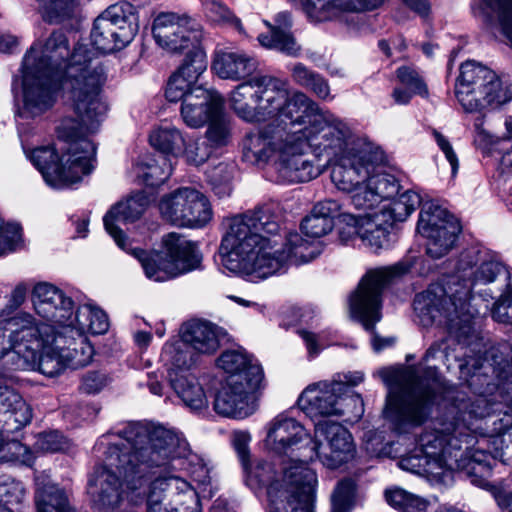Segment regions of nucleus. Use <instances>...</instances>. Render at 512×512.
Here are the masks:
<instances>
[{
	"label": "nucleus",
	"instance_id": "nucleus-1",
	"mask_svg": "<svg viewBox=\"0 0 512 512\" xmlns=\"http://www.w3.org/2000/svg\"><path fill=\"white\" fill-rule=\"evenodd\" d=\"M29 55L35 60V69L59 77L62 97L76 116L64 118L57 128L59 139L66 144L60 157L54 147L45 146L33 149L30 159L49 186L68 187L93 169L96 147L88 136L99 130L108 111L102 97L107 74L88 44L71 48L62 30L35 43L25 54Z\"/></svg>",
	"mask_w": 512,
	"mask_h": 512
},
{
	"label": "nucleus",
	"instance_id": "nucleus-2",
	"mask_svg": "<svg viewBox=\"0 0 512 512\" xmlns=\"http://www.w3.org/2000/svg\"><path fill=\"white\" fill-rule=\"evenodd\" d=\"M231 107L247 122L272 119L281 122L287 134L308 137L317 148L331 150L339 144L335 135L346 131V123L301 91L289 93L287 82L267 74H255L240 83L230 96Z\"/></svg>",
	"mask_w": 512,
	"mask_h": 512
},
{
	"label": "nucleus",
	"instance_id": "nucleus-3",
	"mask_svg": "<svg viewBox=\"0 0 512 512\" xmlns=\"http://www.w3.org/2000/svg\"><path fill=\"white\" fill-rule=\"evenodd\" d=\"M120 438L105 452L104 464L97 467L90 480L88 493L95 509H115L122 500L140 491L147 481L151 465L166 463L170 455H179L178 440L162 429H150L141 422H129L112 432ZM138 492L137 495H140Z\"/></svg>",
	"mask_w": 512,
	"mask_h": 512
},
{
	"label": "nucleus",
	"instance_id": "nucleus-4",
	"mask_svg": "<svg viewBox=\"0 0 512 512\" xmlns=\"http://www.w3.org/2000/svg\"><path fill=\"white\" fill-rule=\"evenodd\" d=\"M501 274L510 279L506 267L486 252L474 247L464 250L445 284H431L416 295L413 304L419 323L423 327H444L461 342L472 332L474 311L470 300L473 288L492 283Z\"/></svg>",
	"mask_w": 512,
	"mask_h": 512
},
{
	"label": "nucleus",
	"instance_id": "nucleus-5",
	"mask_svg": "<svg viewBox=\"0 0 512 512\" xmlns=\"http://www.w3.org/2000/svg\"><path fill=\"white\" fill-rule=\"evenodd\" d=\"M149 200L142 193L115 204L104 216V226L116 244L133 255L142 265L146 276L156 282H164L199 267L201 256L195 243L172 232L163 237L162 247L153 254L133 247L128 249L120 224L138 220L147 209Z\"/></svg>",
	"mask_w": 512,
	"mask_h": 512
},
{
	"label": "nucleus",
	"instance_id": "nucleus-6",
	"mask_svg": "<svg viewBox=\"0 0 512 512\" xmlns=\"http://www.w3.org/2000/svg\"><path fill=\"white\" fill-rule=\"evenodd\" d=\"M280 229L273 207L266 205L228 220L220 245L221 264L230 272L267 278L279 262L268 259L273 242L261 233L275 235Z\"/></svg>",
	"mask_w": 512,
	"mask_h": 512
},
{
	"label": "nucleus",
	"instance_id": "nucleus-7",
	"mask_svg": "<svg viewBox=\"0 0 512 512\" xmlns=\"http://www.w3.org/2000/svg\"><path fill=\"white\" fill-rule=\"evenodd\" d=\"M440 387L438 371L428 367L419 372L409 367L391 386L382 411L383 418L397 433H408L423 425L431 416L436 392Z\"/></svg>",
	"mask_w": 512,
	"mask_h": 512
},
{
	"label": "nucleus",
	"instance_id": "nucleus-8",
	"mask_svg": "<svg viewBox=\"0 0 512 512\" xmlns=\"http://www.w3.org/2000/svg\"><path fill=\"white\" fill-rule=\"evenodd\" d=\"M411 268V261H401L392 266L370 270L349 298L351 315L365 330L371 332V343L376 352L393 346L396 341L394 337L383 338L375 331L376 323L382 318V291L392 278L408 273Z\"/></svg>",
	"mask_w": 512,
	"mask_h": 512
},
{
	"label": "nucleus",
	"instance_id": "nucleus-9",
	"mask_svg": "<svg viewBox=\"0 0 512 512\" xmlns=\"http://www.w3.org/2000/svg\"><path fill=\"white\" fill-rule=\"evenodd\" d=\"M30 336L17 346L13 371L37 370L47 377H55L70 368L66 350L59 346L62 339L55 327L39 323L33 317L29 327Z\"/></svg>",
	"mask_w": 512,
	"mask_h": 512
},
{
	"label": "nucleus",
	"instance_id": "nucleus-10",
	"mask_svg": "<svg viewBox=\"0 0 512 512\" xmlns=\"http://www.w3.org/2000/svg\"><path fill=\"white\" fill-rule=\"evenodd\" d=\"M339 138V144L331 150H324L325 157L332 163L331 180L335 186L346 193L354 191L358 185L375 170V165L383 160L381 151L368 148L355 149L352 132L346 124V131ZM321 151L323 149L319 148Z\"/></svg>",
	"mask_w": 512,
	"mask_h": 512
},
{
	"label": "nucleus",
	"instance_id": "nucleus-11",
	"mask_svg": "<svg viewBox=\"0 0 512 512\" xmlns=\"http://www.w3.org/2000/svg\"><path fill=\"white\" fill-rule=\"evenodd\" d=\"M455 95L466 112H481L512 99V93L503 89L497 74L475 61L460 66L455 84Z\"/></svg>",
	"mask_w": 512,
	"mask_h": 512
},
{
	"label": "nucleus",
	"instance_id": "nucleus-12",
	"mask_svg": "<svg viewBox=\"0 0 512 512\" xmlns=\"http://www.w3.org/2000/svg\"><path fill=\"white\" fill-rule=\"evenodd\" d=\"M512 410V382H501L498 379L495 391L489 389L488 394H480L474 399L463 402L461 406H452L447 412L453 421H459L468 424L469 428L462 430L465 441L468 438L469 431H476L478 427H473V420H484L485 433L476 441L477 447L474 451L486 450L490 447L492 440L491 419L497 414L510 412Z\"/></svg>",
	"mask_w": 512,
	"mask_h": 512
},
{
	"label": "nucleus",
	"instance_id": "nucleus-13",
	"mask_svg": "<svg viewBox=\"0 0 512 512\" xmlns=\"http://www.w3.org/2000/svg\"><path fill=\"white\" fill-rule=\"evenodd\" d=\"M297 404L309 417L344 416L358 420L364 413V404L359 394L348 395L341 381H321L306 387Z\"/></svg>",
	"mask_w": 512,
	"mask_h": 512
},
{
	"label": "nucleus",
	"instance_id": "nucleus-14",
	"mask_svg": "<svg viewBox=\"0 0 512 512\" xmlns=\"http://www.w3.org/2000/svg\"><path fill=\"white\" fill-rule=\"evenodd\" d=\"M138 28L136 10L131 3L121 1L110 5L94 20L90 35L93 50L103 53L120 50L133 40ZM96 60L99 61L97 57Z\"/></svg>",
	"mask_w": 512,
	"mask_h": 512
},
{
	"label": "nucleus",
	"instance_id": "nucleus-15",
	"mask_svg": "<svg viewBox=\"0 0 512 512\" xmlns=\"http://www.w3.org/2000/svg\"><path fill=\"white\" fill-rule=\"evenodd\" d=\"M175 488L178 499L176 502L183 510L191 512L200 511L201 505L195 489L185 479L172 473L170 467H150L148 469L147 481L144 487L130 496V502L137 504L146 501L147 512H159L163 508L165 492Z\"/></svg>",
	"mask_w": 512,
	"mask_h": 512
},
{
	"label": "nucleus",
	"instance_id": "nucleus-16",
	"mask_svg": "<svg viewBox=\"0 0 512 512\" xmlns=\"http://www.w3.org/2000/svg\"><path fill=\"white\" fill-rule=\"evenodd\" d=\"M22 67L24 103L16 114L20 135L24 132L23 120L35 118L49 110L55 103L57 92L62 93L59 77L35 69L32 55L24 56Z\"/></svg>",
	"mask_w": 512,
	"mask_h": 512
},
{
	"label": "nucleus",
	"instance_id": "nucleus-17",
	"mask_svg": "<svg viewBox=\"0 0 512 512\" xmlns=\"http://www.w3.org/2000/svg\"><path fill=\"white\" fill-rule=\"evenodd\" d=\"M158 206L162 219L178 227H202L212 218L208 198L193 187H180L163 195Z\"/></svg>",
	"mask_w": 512,
	"mask_h": 512
},
{
	"label": "nucleus",
	"instance_id": "nucleus-18",
	"mask_svg": "<svg viewBox=\"0 0 512 512\" xmlns=\"http://www.w3.org/2000/svg\"><path fill=\"white\" fill-rule=\"evenodd\" d=\"M292 460L286 464L280 474L279 506L275 512L291 509L292 512H314L316 505L315 487L317 476L306 462Z\"/></svg>",
	"mask_w": 512,
	"mask_h": 512
},
{
	"label": "nucleus",
	"instance_id": "nucleus-19",
	"mask_svg": "<svg viewBox=\"0 0 512 512\" xmlns=\"http://www.w3.org/2000/svg\"><path fill=\"white\" fill-rule=\"evenodd\" d=\"M264 443L268 450L278 455L302 450L300 455L307 460H314L319 449V442L287 411L267 423Z\"/></svg>",
	"mask_w": 512,
	"mask_h": 512
},
{
	"label": "nucleus",
	"instance_id": "nucleus-20",
	"mask_svg": "<svg viewBox=\"0 0 512 512\" xmlns=\"http://www.w3.org/2000/svg\"><path fill=\"white\" fill-rule=\"evenodd\" d=\"M417 231L427 239L426 253L439 259L454 247L461 227L457 219L445 208L434 202L423 204Z\"/></svg>",
	"mask_w": 512,
	"mask_h": 512
},
{
	"label": "nucleus",
	"instance_id": "nucleus-21",
	"mask_svg": "<svg viewBox=\"0 0 512 512\" xmlns=\"http://www.w3.org/2000/svg\"><path fill=\"white\" fill-rule=\"evenodd\" d=\"M309 149L316 156H325V152L313 145L308 137L287 134L275 160V167L280 180L289 183L308 182L320 174L313 158L307 153Z\"/></svg>",
	"mask_w": 512,
	"mask_h": 512
},
{
	"label": "nucleus",
	"instance_id": "nucleus-22",
	"mask_svg": "<svg viewBox=\"0 0 512 512\" xmlns=\"http://www.w3.org/2000/svg\"><path fill=\"white\" fill-rule=\"evenodd\" d=\"M251 374L253 380L244 381L237 375L227 376L214 400V409L218 414L244 419L257 410L266 383L265 380H256V373Z\"/></svg>",
	"mask_w": 512,
	"mask_h": 512
},
{
	"label": "nucleus",
	"instance_id": "nucleus-23",
	"mask_svg": "<svg viewBox=\"0 0 512 512\" xmlns=\"http://www.w3.org/2000/svg\"><path fill=\"white\" fill-rule=\"evenodd\" d=\"M152 34L155 42L170 53H180L200 44L202 33L194 28L186 15L161 12L153 20Z\"/></svg>",
	"mask_w": 512,
	"mask_h": 512
},
{
	"label": "nucleus",
	"instance_id": "nucleus-24",
	"mask_svg": "<svg viewBox=\"0 0 512 512\" xmlns=\"http://www.w3.org/2000/svg\"><path fill=\"white\" fill-rule=\"evenodd\" d=\"M438 429L425 431L420 435L417 447L419 451L426 454L431 460L436 462V468H451L452 448H456L458 437L463 436L462 430L469 428L468 424L453 421L448 412L445 413L439 423Z\"/></svg>",
	"mask_w": 512,
	"mask_h": 512
},
{
	"label": "nucleus",
	"instance_id": "nucleus-25",
	"mask_svg": "<svg viewBox=\"0 0 512 512\" xmlns=\"http://www.w3.org/2000/svg\"><path fill=\"white\" fill-rule=\"evenodd\" d=\"M315 439L319 442L318 458L323 465L336 469L354 456V444L350 432L341 424L321 421L315 425Z\"/></svg>",
	"mask_w": 512,
	"mask_h": 512
},
{
	"label": "nucleus",
	"instance_id": "nucleus-26",
	"mask_svg": "<svg viewBox=\"0 0 512 512\" xmlns=\"http://www.w3.org/2000/svg\"><path fill=\"white\" fill-rule=\"evenodd\" d=\"M224 109L223 97L213 89L194 87L181 103L180 115L190 128H200Z\"/></svg>",
	"mask_w": 512,
	"mask_h": 512
},
{
	"label": "nucleus",
	"instance_id": "nucleus-27",
	"mask_svg": "<svg viewBox=\"0 0 512 512\" xmlns=\"http://www.w3.org/2000/svg\"><path fill=\"white\" fill-rule=\"evenodd\" d=\"M400 184L395 176L389 173L375 172V170L364 180L363 184L352 191L351 203L358 210L369 211L376 208L380 203L397 195Z\"/></svg>",
	"mask_w": 512,
	"mask_h": 512
},
{
	"label": "nucleus",
	"instance_id": "nucleus-28",
	"mask_svg": "<svg viewBox=\"0 0 512 512\" xmlns=\"http://www.w3.org/2000/svg\"><path fill=\"white\" fill-rule=\"evenodd\" d=\"M287 131L279 124L269 123L260 130L248 134L243 142V156L252 164L266 163L273 155L278 157L279 148L285 142Z\"/></svg>",
	"mask_w": 512,
	"mask_h": 512
},
{
	"label": "nucleus",
	"instance_id": "nucleus-29",
	"mask_svg": "<svg viewBox=\"0 0 512 512\" xmlns=\"http://www.w3.org/2000/svg\"><path fill=\"white\" fill-rule=\"evenodd\" d=\"M32 302L39 316L57 324H65L73 313L72 299L52 284H37L32 292Z\"/></svg>",
	"mask_w": 512,
	"mask_h": 512
},
{
	"label": "nucleus",
	"instance_id": "nucleus-30",
	"mask_svg": "<svg viewBox=\"0 0 512 512\" xmlns=\"http://www.w3.org/2000/svg\"><path fill=\"white\" fill-rule=\"evenodd\" d=\"M15 378L12 374L0 370V414L6 432L18 430L30 423L32 413L30 407L22 399L13 386Z\"/></svg>",
	"mask_w": 512,
	"mask_h": 512
},
{
	"label": "nucleus",
	"instance_id": "nucleus-31",
	"mask_svg": "<svg viewBox=\"0 0 512 512\" xmlns=\"http://www.w3.org/2000/svg\"><path fill=\"white\" fill-rule=\"evenodd\" d=\"M492 440L487 450L473 451L470 463H489L496 459L506 462L512 454V410L500 413L491 419Z\"/></svg>",
	"mask_w": 512,
	"mask_h": 512
},
{
	"label": "nucleus",
	"instance_id": "nucleus-32",
	"mask_svg": "<svg viewBox=\"0 0 512 512\" xmlns=\"http://www.w3.org/2000/svg\"><path fill=\"white\" fill-rule=\"evenodd\" d=\"M194 363L195 360L192 357L187 361L184 353L177 351L174 357V364L180 368V371L170 374V382L172 388L182 399L183 403L191 410L199 411L208 406L206 394L202 386L198 383L197 378L182 370V368H190Z\"/></svg>",
	"mask_w": 512,
	"mask_h": 512
},
{
	"label": "nucleus",
	"instance_id": "nucleus-33",
	"mask_svg": "<svg viewBox=\"0 0 512 512\" xmlns=\"http://www.w3.org/2000/svg\"><path fill=\"white\" fill-rule=\"evenodd\" d=\"M33 324V316L26 312L15 314L14 317H7L4 313L0 315V360L5 361L9 370H13L17 346L22 344L24 339L30 336L29 327ZM17 356L20 354L17 353Z\"/></svg>",
	"mask_w": 512,
	"mask_h": 512
},
{
	"label": "nucleus",
	"instance_id": "nucleus-34",
	"mask_svg": "<svg viewBox=\"0 0 512 512\" xmlns=\"http://www.w3.org/2000/svg\"><path fill=\"white\" fill-rule=\"evenodd\" d=\"M181 337L192 351L199 355H212L220 347L223 331L217 325L203 320H192L181 328Z\"/></svg>",
	"mask_w": 512,
	"mask_h": 512
},
{
	"label": "nucleus",
	"instance_id": "nucleus-35",
	"mask_svg": "<svg viewBox=\"0 0 512 512\" xmlns=\"http://www.w3.org/2000/svg\"><path fill=\"white\" fill-rule=\"evenodd\" d=\"M257 60L243 51H219L215 54L212 68L222 79L240 80L254 77Z\"/></svg>",
	"mask_w": 512,
	"mask_h": 512
},
{
	"label": "nucleus",
	"instance_id": "nucleus-36",
	"mask_svg": "<svg viewBox=\"0 0 512 512\" xmlns=\"http://www.w3.org/2000/svg\"><path fill=\"white\" fill-rule=\"evenodd\" d=\"M291 26L290 13L280 12L275 18V24L269 25V33L260 34L258 40L266 48L275 49L290 57H298L301 53V46L290 32Z\"/></svg>",
	"mask_w": 512,
	"mask_h": 512
},
{
	"label": "nucleus",
	"instance_id": "nucleus-37",
	"mask_svg": "<svg viewBox=\"0 0 512 512\" xmlns=\"http://www.w3.org/2000/svg\"><path fill=\"white\" fill-rule=\"evenodd\" d=\"M246 472V483L255 492H265L269 502L279 506V494L282 484L280 483V474L274 466L264 460L257 461L253 466L244 469Z\"/></svg>",
	"mask_w": 512,
	"mask_h": 512
},
{
	"label": "nucleus",
	"instance_id": "nucleus-38",
	"mask_svg": "<svg viewBox=\"0 0 512 512\" xmlns=\"http://www.w3.org/2000/svg\"><path fill=\"white\" fill-rule=\"evenodd\" d=\"M217 365L228 376L237 375L241 381L253 380L252 372L258 375L256 380H265L258 360L244 349L224 351L217 359Z\"/></svg>",
	"mask_w": 512,
	"mask_h": 512
},
{
	"label": "nucleus",
	"instance_id": "nucleus-39",
	"mask_svg": "<svg viewBox=\"0 0 512 512\" xmlns=\"http://www.w3.org/2000/svg\"><path fill=\"white\" fill-rule=\"evenodd\" d=\"M154 429H162V430L169 432L175 438H177L178 444H179V447H177V449H176L177 452H179V455H176V454L170 455L167 458L166 463L161 464V465H155V467H165V469L167 467H170V469L173 471L175 469L174 462L179 459L185 458L186 464H187L186 470L189 472L193 481L198 483L200 486L209 485L211 482V476H210V469L207 466V463L204 461V459L201 456H199L195 453H192L189 450L188 443L186 442V440L183 439L182 437H180L175 432H173L169 429H166L164 427H155ZM151 467H154V465H151Z\"/></svg>",
	"mask_w": 512,
	"mask_h": 512
},
{
	"label": "nucleus",
	"instance_id": "nucleus-40",
	"mask_svg": "<svg viewBox=\"0 0 512 512\" xmlns=\"http://www.w3.org/2000/svg\"><path fill=\"white\" fill-rule=\"evenodd\" d=\"M272 244L273 250L270 251L268 259L278 260L279 265L275 269V273L288 263L299 265L316 257L315 251L312 249V242L304 239L298 233H290L287 236L283 249L276 248L274 242Z\"/></svg>",
	"mask_w": 512,
	"mask_h": 512
},
{
	"label": "nucleus",
	"instance_id": "nucleus-41",
	"mask_svg": "<svg viewBox=\"0 0 512 512\" xmlns=\"http://www.w3.org/2000/svg\"><path fill=\"white\" fill-rule=\"evenodd\" d=\"M392 226L384 219L373 213H366L357 221L354 233L362 243L375 252L387 248L390 245V231Z\"/></svg>",
	"mask_w": 512,
	"mask_h": 512
},
{
	"label": "nucleus",
	"instance_id": "nucleus-42",
	"mask_svg": "<svg viewBox=\"0 0 512 512\" xmlns=\"http://www.w3.org/2000/svg\"><path fill=\"white\" fill-rule=\"evenodd\" d=\"M35 503L37 512H70L74 507L68 493L55 484L45 483L36 476Z\"/></svg>",
	"mask_w": 512,
	"mask_h": 512
},
{
	"label": "nucleus",
	"instance_id": "nucleus-43",
	"mask_svg": "<svg viewBox=\"0 0 512 512\" xmlns=\"http://www.w3.org/2000/svg\"><path fill=\"white\" fill-rule=\"evenodd\" d=\"M380 210L375 211L378 217L385 220L391 226L395 222H402L418 207L421 203L420 195L414 191L407 190L398 193L386 200Z\"/></svg>",
	"mask_w": 512,
	"mask_h": 512
},
{
	"label": "nucleus",
	"instance_id": "nucleus-44",
	"mask_svg": "<svg viewBox=\"0 0 512 512\" xmlns=\"http://www.w3.org/2000/svg\"><path fill=\"white\" fill-rule=\"evenodd\" d=\"M43 19L49 23H62L76 18L82 6L90 0H37Z\"/></svg>",
	"mask_w": 512,
	"mask_h": 512
},
{
	"label": "nucleus",
	"instance_id": "nucleus-45",
	"mask_svg": "<svg viewBox=\"0 0 512 512\" xmlns=\"http://www.w3.org/2000/svg\"><path fill=\"white\" fill-rule=\"evenodd\" d=\"M135 173L146 186L156 187L170 177L172 165L164 157H159V159L146 157L136 164Z\"/></svg>",
	"mask_w": 512,
	"mask_h": 512
},
{
	"label": "nucleus",
	"instance_id": "nucleus-46",
	"mask_svg": "<svg viewBox=\"0 0 512 512\" xmlns=\"http://www.w3.org/2000/svg\"><path fill=\"white\" fill-rule=\"evenodd\" d=\"M291 77L294 83L310 91L316 97L322 100L332 99L328 80L303 63L299 62L292 66Z\"/></svg>",
	"mask_w": 512,
	"mask_h": 512
},
{
	"label": "nucleus",
	"instance_id": "nucleus-47",
	"mask_svg": "<svg viewBox=\"0 0 512 512\" xmlns=\"http://www.w3.org/2000/svg\"><path fill=\"white\" fill-rule=\"evenodd\" d=\"M150 144L163 154L178 156L183 152L185 139L178 128L173 125H161L149 136Z\"/></svg>",
	"mask_w": 512,
	"mask_h": 512
},
{
	"label": "nucleus",
	"instance_id": "nucleus-48",
	"mask_svg": "<svg viewBox=\"0 0 512 512\" xmlns=\"http://www.w3.org/2000/svg\"><path fill=\"white\" fill-rule=\"evenodd\" d=\"M236 166L232 162H218L206 171V180L219 198L227 197L233 189Z\"/></svg>",
	"mask_w": 512,
	"mask_h": 512
},
{
	"label": "nucleus",
	"instance_id": "nucleus-49",
	"mask_svg": "<svg viewBox=\"0 0 512 512\" xmlns=\"http://www.w3.org/2000/svg\"><path fill=\"white\" fill-rule=\"evenodd\" d=\"M480 14L485 20L495 16L501 32L512 45V0H482Z\"/></svg>",
	"mask_w": 512,
	"mask_h": 512
},
{
	"label": "nucleus",
	"instance_id": "nucleus-50",
	"mask_svg": "<svg viewBox=\"0 0 512 512\" xmlns=\"http://www.w3.org/2000/svg\"><path fill=\"white\" fill-rule=\"evenodd\" d=\"M78 328L81 332L92 334H104L109 328L106 313L90 303L80 306L75 316Z\"/></svg>",
	"mask_w": 512,
	"mask_h": 512
},
{
	"label": "nucleus",
	"instance_id": "nucleus-51",
	"mask_svg": "<svg viewBox=\"0 0 512 512\" xmlns=\"http://www.w3.org/2000/svg\"><path fill=\"white\" fill-rule=\"evenodd\" d=\"M307 17L315 22L333 20L342 14V0H300Z\"/></svg>",
	"mask_w": 512,
	"mask_h": 512
},
{
	"label": "nucleus",
	"instance_id": "nucleus-52",
	"mask_svg": "<svg viewBox=\"0 0 512 512\" xmlns=\"http://www.w3.org/2000/svg\"><path fill=\"white\" fill-rule=\"evenodd\" d=\"M385 499L393 509L406 512H409V510L422 512L429 507V501L401 488L387 489L385 491Z\"/></svg>",
	"mask_w": 512,
	"mask_h": 512
},
{
	"label": "nucleus",
	"instance_id": "nucleus-53",
	"mask_svg": "<svg viewBox=\"0 0 512 512\" xmlns=\"http://www.w3.org/2000/svg\"><path fill=\"white\" fill-rule=\"evenodd\" d=\"M358 502L353 480L344 479L337 483L331 494L333 512H349L358 507Z\"/></svg>",
	"mask_w": 512,
	"mask_h": 512
},
{
	"label": "nucleus",
	"instance_id": "nucleus-54",
	"mask_svg": "<svg viewBox=\"0 0 512 512\" xmlns=\"http://www.w3.org/2000/svg\"><path fill=\"white\" fill-rule=\"evenodd\" d=\"M188 52L184 58L182 65L176 71L181 76L188 79L195 84L198 77L206 70L207 61L205 52L200 47V44L186 49Z\"/></svg>",
	"mask_w": 512,
	"mask_h": 512
},
{
	"label": "nucleus",
	"instance_id": "nucleus-55",
	"mask_svg": "<svg viewBox=\"0 0 512 512\" xmlns=\"http://www.w3.org/2000/svg\"><path fill=\"white\" fill-rule=\"evenodd\" d=\"M206 17L214 23L228 25L241 30V22L221 1L207 0L203 4Z\"/></svg>",
	"mask_w": 512,
	"mask_h": 512
},
{
	"label": "nucleus",
	"instance_id": "nucleus-56",
	"mask_svg": "<svg viewBox=\"0 0 512 512\" xmlns=\"http://www.w3.org/2000/svg\"><path fill=\"white\" fill-rule=\"evenodd\" d=\"M209 127L206 131V137L212 145L219 147L226 145L231 135L230 121L221 110L218 116L212 117L208 121Z\"/></svg>",
	"mask_w": 512,
	"mask_h": 512
},
{
	"label": "nucleus",
	"instance_id": "nucleus-57",
	"mask_svg": "<svg viewBox=\"0 0 512 512\" xmlns=\"http://www.w3.org/2000/svg\"><path fill=\"white\" fill-rule=\"evenodd\" d=\"M25 488L20 482H0V512H14L25 497Z\"/></svg>",
	"mask_w": 512,
	"mask_h": 512
},
{
	"label": "nucleus",
	"instance_id": "nucleus-58",
	"mask_svg": "<svg viewBox=\"0 0 512 512\" xmlns=\"http://www.w3.org/2000/svg\"><path fill=\"white\" fill-rule=\"evenodd\" d=\"M399 464L403 469L414 473L425 472L439 474L438 470H441L440 468H436V462L431 460L426 454L421 453L418 447L410 454L403 457Z\"/></svg>",
	"mask_w": 512,
	"mask_h": 512
},
{
	"label": "nucleus",
	"instance_id": "nucleus-59",
	"mask_svg": "<svg viewBox=\"0 0 512 512\" xmlns=\"http://www.w3.org/2000/svg\"><path fill=\"white\" fill-rule=\"evenodd\" d=\"M334 226V221L329 218L316 215L314 211L306 216L301 223L302 232L309 237L319 238L328 234Z\"/></svg>",
	"mask_w": 512,
	"mask_h": 512
},
{
	"label": "nucleus",
	"instance_id": "nucleus-60",
	"mask_svg": "<svg viewBox=\"0 0 512 512\" xmlns=\"http://www.w3.org/2000/svg\"><path fill=\"white\" fill-rule=\"evenodd\" d=\"M396 74L400 83L407 87L411 92L422 97L428 96V88L422 77L415 69L402 66L397 69Z\"/></svg>",
	"mask_w": 512,
	"mask_h": 512
},
{
	"label": "nucleus",
	"instance_id": "nucleus-61",
	"mask_svg": "<svg viewBox=\"0 0 512 512\" xmlns=\"http://www.w3.org/2000/svg\"><path fill=\"white\" fill-rule=\"evenodd\" d=\"M194 87H197L187 78L181 76L178 72H175L169 79L165 95L168 101L184 102L185 97L192 91Z\"/></svg>",
	"mask_w": 512,
	"mask_h": 512
},
{
	"label": "nucleus",
	"instance_id": "nucleus-62",
	"mask_svg": "<svg viewBox=\"0 0 512 512\" xmlns=\"http://www.w3.org/2000/svg\"><path fill=\"white\" fill-rule=\"evenodd\" d=\"M194 87H197L187 78L181 76L178 72H175L169 79L165 95L168 101L184 102L185 97L192 91Z\"/></svg>",
	"mask_w": 512,
	"mask_h": 512
},
{
	"label": "nucleus",
	"instance_id": "nucleus-63",
	"mask_svg": "<svg viewBox=\"0 0 512 512\" xmlns=\"http://www.w3.org/2000/svg\"><path fill=\"white\" fill-rule=\"evenodd\" d=\"M70 369H78L88 365L93 355V347L85 340L75 344L74 348H66Z\"/></svg>",
	"mask_w": 512,
	"mask_h": 512
},
{
	"label": "nucleus",
	"instance_id": "nucleus-64",
	"mask_svg": "<svg viewBox=\"0 0 512 512\" xmlns=\"http://www.w3.org/2000/svg\"><path fill=\"white\" fill-rule=\"evenodd\" d=\"M492 318L503 324H512V285H507V290L500 296L494 304Z\"/></svg>",
	"mask_w": 512,
	"mask_h": 512
}]
</instances>
